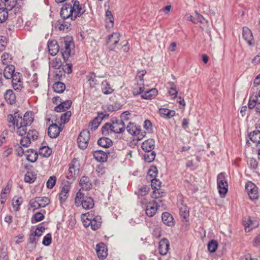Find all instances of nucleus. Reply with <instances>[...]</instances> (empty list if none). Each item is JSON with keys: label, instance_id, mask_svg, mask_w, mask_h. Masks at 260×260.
Returning <instances> with one entry per match:
<instances>
[{"label": "nucleus", "instance_id": "f257e3e1", "mask_svg": "<svg viewBox=\"0 0 260 260\" xmlns=\"http://www.w3.org/2000/svg\"><path fill=\"white\" fill-rule=\"evenodd\" d=\"M125 130V124L116 117L112 118L110 122L105 123L101 128L104 136H108L113 133L117 134L123 133Z\"/></svg>", "mask_w": 260, "mask_h": 260}, {"label": "nucleus", "instance_id": "f03ea898", "mask_svg": "<svg viewBox=\"0 0 260 260\" xmlns=\"http://www.w3.org/2000/svg\"><path fill=\"white\" fill-rule=\"evenodd\" d=\"M75 204L77 207L82 206L83 208L86 210L92 209L94 205L93 198L82 192L81 189L76 193Z\"/></svg>", "mask_w": 260, "mask_h": 260}, {"label": "nucleus", "instance_id": "7ed1b4c3", "mask_svg": "<svg viewBox=\"0 0 260 260\" xmlns=\"http://www.w3.org/2000/svg\"><path fill=\"white\" fill-rule=\"evenodd\" d=\"M60 50L64 60L66 62L71 54V50L75 47L73 39L71 36H67L60 39Z\"/></svg>", "mask_w": 260, "mask_h": 260}, {"label": "nucleus", "instance_id": "20e7f679", "mask_svg": "<svg viewBox=\"0 0 260 260\" xmlns=\"http://www.w3.org/2000/svg\"><path fill=\"white\" fill-rule=\"evenodd\" d=\"M225 175V173L222 172L217 176V187L221 198H224L228 190V183Z\"/></svg>", "mask_w": 260, "mask_h": 260}, {"label": "nucleus", "instance_id": "39448f33", "mask_svg": "<svg viewBox=\"0 0 260 260\" xmlns=\"http://www.w3.org/2000/svg\"><path fill=\"white\" fill-rule=\"evenodd\" d=\"M73 5H71L72 13H73L74 20L78 17H80L86 12L85 4H80L78 0H72Z\"/></svg>", "mask_w": 260, "mask_h": 260}, {"label": "nucleus", "instance_id": "423d86ee", "mask_svg": "<svg viewBox=\"0 0 260 260\" xmlns=\"http://www.w3.org/2000/svg\"><path fill=\"white\" fill-rule=\"evenodd\" d=\"M127 132L134 136H136L137 140H141L145 136V132H143L141 126L136 125V123L130 122L127 126H125Z\"/></svg>", "mask_w": 260, "mask_h": 260}, {"label": "nucleus", "instance_id": "0eeeda50", "mask_svg": "<svg viewBox=\"0 0 260 260\" xmlns=\"http://www.w3.org/2000/svg\"><path fill=\"white\" fill-rule=\"evenodd\" d=\"M90 138V134L88 129H83L77 138V143L79 147L81 149H86L88 145Z\"/></svg>", "mask_w": 260, "mask_h": 260}, {"label": "nucleus", "instance_id": "6e6552de", "mask_svg": "<svg viewBox=\"0 0 260 260\" xmlns=\"http://www.w3.org/2000/svg\"><path fill=\"white\" fill-rule=\"evenodd\" d=\"M109 117V114L106 111L98 112V116L94 118L89 124V126L92 131H95L98 128L102 121L105 118H108Z\"/></svg>", "mask_w": 260, "mask_h": 260}, {"label": "nucleus", "instance_id": "1a4fd4ad", "mask_svg": "<svg viewBox=\"0 0 260 260\" xmlns=\"http://www.w3.org/2000/svg\"><path fill=\"white\" fill-rule=\"evenodd\" d=\"M245 190L250 200L255 201L258 199V188L253 182L248 181L245 184Z\"/></svg>", "mask_w": 260, "mask_h": 260}, {"label": "nucleus", "instance_id": "9d476101", "mask_svg": "<svg viewBox=\"0 0 260 260\" xmlns=\"http://www.w3.org/2000/svg\"><path fill=\"white\" fill-rule=\"evenodd\" d=\"M161 202L162 200L158 199L157 201L149 202L146 206L145 210L146 214L149 217L153 216L156 213L158 207L160 206L159 203Z\"/></svg>", "mask_w": 260, "mask_h": 260}, {"label": "nucleus", "instance_id": "9b49d317", "mask_svg": "<svg viewBox=\"0 0 260 260\" xmlns=\"http://www.w3.org/2000/svg\"><path fill=\"white\" fill-rule=\"evenodd\" d=\"M22 118L18 111L15 112L14 115L9 114L7 116V120L8 122L11 123V124H9L8 126L12 128L13 131H15V125H18V123L20 122L19 119L21 120Z\"/></svg>", "mask_w": 260, "mask_h": 260}, {"label": "nucleus", "instance_id": "f8f14e48", "mask_svg": "<svg viewBox=\"0 0 260 260\" xmlns=\"http://www.w3.org/2000/svg\"><path fill=\"white\" fill-rule=\"evenodd\" d=\"M120 34L119 32H113L108 36L107 45H109L111 50H114L120 40Z\"/></svg>", "mask_w": 260, "mask_h": 260}, {"label": "nucleus", "instance_id": "ddd939ff", "mask_svg": "<svg viewBox=\"0 0 260 260\" xmlns=\"http://www.w3.org/2000/svg\"><path fill=\"white\" fill-rule=\"evenodd\" d=\"M71 4H65L63 5L60 12V15L62 19L66 20L70 18L71 20L74 21L73 13H72Z\"/></svg>", "mask_w": 260, "mask_h": 260}, {"label": "nucleus", "instance_id": "4468645a", "mask_svg": "<svg viewBox=\"0 0 260 260\" xmlns=\"http://www.w3.org/2000/svg\"><path fill=\"white\" fill-rule=\"evenodd\" d=\"M248 108H255L256 114L260 116V100L257 96H250L248 103Z\"/></svg>", "mask_w": 260, "mask_h": 260}, {"label": "nucleus", "instance_id": "2eb2a0df", "mask_svg": "<svg viewBox=\"0 0 260 260\" xmlns=\"http://www.w3.org/2000/svg\"><path fill=\"white\" fill-rule=\"evenodd\" d=\"M47 47L49 54L52 56H54L58 52L60 44L59 45L56 40H49L47 43Z\"/></svg>", "mask_w": 260, "mask_h": 260}, {"label": "nucleus", "instance_id": "dca6fc26", "mask_svg": "<svg viewBox=\"0 0 260 260\" xmlns=\"http://www.w3.org/2000/svg\"><path fill=\"white\" fill-rule=\"evenodd\" d=\"M62 130V128L58 126L57 124L52 123L48 128V135L51 138H56Z\"/></svg>", "mask_w": 260, "mask_h": 260}, {"label": "nucleus", "instance_id": "f3484780", "mask_svg": "<svg viewBox=\"0 0 260 260\" xmlns=\"http://www.w3.org/2000/svg\"><path fill=\"white\" fill-rule=\"evenodd\" d=\"M109 154V151L106 152L103 150H95L93 152V156L94 159L101 162H105L107 160L108 154Z\"/></svg>", "mask_w": 260, "mask_h": 260}, {"label": "nucleus", "instance_id": "a211bd4d", "mask_svg": "<svg viewBox=\"0 0 260 260\" xmlns=\"http://www.w3.org/2000/svg\"><path fill=\"white\" fill-rule=\"evenodd\" d=\"M170 242L167 238L162 239L159 242L158 250L161 255H165L169 251Z\"/></svg>", "mask_w": 260, "mask_h": 260}, {"label": "nucleus", "instance_id": "6ab92c4d", "mask_svg": "<svg viewBox=\"0 0 260 260\" xmlns=\"http://www.w3.org/2000/svg\"><path fill=\"white\" fill-rule=\"evenodd\" d=\"M96 251L98 257L100 259H103L107 256V249L106 245L103 242L100 243L96 245Z\"/></svg>", "mask_w": 260, "mask_h": 260}, {"label": "nucleus", "instance_id": "aec40b11", "mask_svg": "<svg viewBox=\"0 0 260 260\" xmlns=\"http://www.w3.org/2000/svg\"><path fill=\"white\" fill-rule=\"evenodd\" d=\"M79 185L83 190L88 191L92 187V184L91 182L89 177L87 176H83L81 177L79 181Z\"/></svg>", "mask_w": 260, "mask_h": 260}, {"label": "nucleus", "instance_id": "412c9836", "mask_svg": "<svg viewBox=\"0 0 260 260\" xmlns=\"http://www.w3.org/2000/svg\"><path fill=\"white\" fill-rule=\"evenodd\" d=\"M155 147V141L153 139H149L144 141L142 145L141 148L145 152L153 151Z\"/></svg>", "mask_w": 260, "mask_h": 260}, {"label": "nucleus", "instance_id": "4be33fe9", "mask_svg": "<svg viewBox=\"0 0 260 260\" xmlns=\"http://www.w3.org/2000/svg\"><path fill=\"white\" fill-rule=\"evenodd\" d=\"M70 189V186L69 185L65 184L62 188L59 193V200L60 204H63L66 201L69 196Z\"/></svg>", "mask_w": 260, "mask_h": 260}, {"label": "nucleus", "instance_id": "5701e85b", "mask_svg": "<svg viewBox=\"0 0 260 260\" xmlns=\"http://www.w3.org/2000/svg\"><path fill=\"white\" fill-rule=\"evenodd\" d=\"M242 36L249 45L251 46L252 45V41L253 40V37L252 32L249 28L246 26L243 27Z\"/></svg>", "mask_w": 260, "mask_h": 260}, {"label": "nucleus", "instance_id": "b1692460", "mask_svg": "<svg viewBox=\"0 0 260 260\" xmlns=\"http://www.w3.org/2000/svg\"><path fill=\"white\" fill-rule=\"evenodd\" d=\"M72 101L71 100H67L64 102H60V103L56 106L54 108L55 111L57 112H60L63 111H66L67 109H69L72 105Z\"/></svg>", "mask_w": 260, "mask_h": 260}, {"label": "nucleus", "instance_id": "393cba45", "mask_svg": "<svg viewBox=\"0 0 260 260\" xmlns=\"http://www.w3.org/2000/svg\"><path fill=\"white\" fill-rule=\"evenodd\" d=\"M4 98L8 104L10 105L16 103V95L13 91L11 89H8L4 94Z\"/></svg>", "mask_w": 260, "mask_h": 260}, {"label": "nucleus", "instance_id": "a878e982", "mask_svg": "<svg viewBox=\"0 0 260 260\" xmlns=\"http://www.w3.org/2000/svg\"><path fill=\"white\" fill-rule=\"evenodd\" d=\"M162 221L166 225L172 226L174 225V218L169 212H164L161 215Z\"/></svg>", "mask_w": 260, "mask_h": 260}, {"label": "nucleus", "instance_id": "bb28decb", "mask_svg": "<svg viewBox=\"0 0 260 260\" xmlns=\"http://www.w3.org/2000/svg\"><path fill=\"white\" fill-rule=\"evenodd\" d=\"M160 116L165 119H170L175 115V111L167 108H160L158 110Z\"/></svg>", "mask_w": 260, "mask_h": 260}, {"label": "nucleus", "instance_id": "cd10ccee", "mask_svg": "<svg viewBox=\"0 0 260 260\" xmlns=\"http://www.w3.org/2000/svg\"><path fill=\"white\" fill-rule=\"evenodd\" d=\"M77 172L75 169V165L73 162L70 165V167L67 174V178L70 181H73L76 179Z\"/></svg>", "mask_w": 260, "mask_h": 260}, {"label": "nucleus", "instance_id": "c85d7f7f", "mask_svg": "<svg viewBox=\"0 0 260 260\" xmlns=\"http://www.w3.org/2000/svg\"><path fill=\"white\" fill-rule=\"evenodd\" d=\"M158 94V91L156 88H152L143 93L141 97L142 99L152 100L154 99Z\"/></svg>", "mask_w": 260, "mask_h": 260}, {"label": "nucleus", "instance_id": "c756f323", "mask_svg": "<svg viewBox=\"0 0 260 260\" xmlns=\"http://www.w3.org/2000/svg\"><path fill=\"white\" fill-rule=\"evenodd\" d=\"M70 23L65 21V20H58L54 24V27L59 30H69Z\"/></svg>", "mask_w": 260, "mask_h": 260}, {"label": "nucleus", "instance_id": "7c9ffc66", "mask_svg": "<svg viewBox=\"0 0 260 260\" xmlns=\"http://www.w3.org/2000/svg\"><path fill=\"white\" fill-rule=\"evenodd\" d=\"M26 156L27 160L31 162H35L38 159V152L33 149H29L26 151Z\"/></svg>", "mask_w": 260, "mask_h": 260}, {"label": "nucleus", "instance_id": "2f4dec72", "mask_svg": "<svg viewBox=\"0 0 260 260\" xmlns=\"http://www.w3.org/2000/svg\"><path fill=\"white\" fill-rule=\"evenodd\" d=\"M34 121L32 113L31 111H27L23 116V118L20 121V123L26 125H30Z\"/></svg>", "mask_w": 260, "mask_h": 260}, {"label": "nucleus", "instance_id": "473e14b6", "mask_svg": "<svg viewBox=\"0 0 260 260\" xmlns=\"http://www.w3.org/2000/svg\"><path fill=\"white\" fill-rule=\"evenodd\" d=\"M158 172L156 166L152 165L150 166L147 172V180H151V179L156 178Z\"/></svg>", "mask_w": 260, "mask_h": 260}, {"label": "nucleus", "instance_id": "72a5a7b5", "mask_svg": "<svg viewBox=\"0 0 260 260\" xmlns=\"http://www.w3.org/2000/svg\"><path fill=\"white\" fill-rule=\"evenodd\" d=\"M97 143L99 146L106 148H108L113 145L112 141L107 137L100 138Z\"/></svg>", "mask_w": 260, "mask_h": 260}, {"label": "nucleus", "instance_id": "f704fd0d", "mask_svg": "<svg viewBox=\"0 0 260 260\" xmlns=\"http://www.w3.org/2000/svg\"><path fill=\"white\" fill-rule=\"evenodd\" d=\"M15 67L13 65H8L4 70V76L7 79H11L15 72Z\"/></svg>", "mask_w": 260, "mask_h": 260}, {"label": "nucleus", "instance_id": "c9c22d12", "mask_svg": "<svg viewBox=\"0 0 260 260\" xmlns=\"http://www.w3.org/2000/svg\"><path fill=\"white\" fill-rule=\"evenodd\" d=\"M101 217L100 216H95L94 219H90V226L92 230L95 231L101 226Z\"/></svg>", "mask_w": 260, "mask_h": 260}, {"label": "nucleus", "instance_id": "e433bc0d", "mask_svg": "<svg viewBox=\"0 0 260 260\" xmlns=\"http://www.w3.org/2000/svg\"><path fill=\"white\" fill-rule=\"evenodd\" d=\"M102 92L106 95L111 94L114 89L110 87V85L107 80H104L101 84Z\"/></svg>", "mask_w": 260, "mask_h": 260}, {"label": "nucleus", "instance_id": "4c0bfd02", "mask_svg": "<svg viewBox=\"0 0 260 260\" xmlns=\"http://www.w3.org/2000/svg\"><path fill=\"white\" fill-rule=\"evenodd\" d=\"M87 82L89 84V86L93 88L95 87L98 84L97 80L96 79L95 74L91 72L90 73L86 76Z\"/></svg>", "mask_w": 260, "mask_h": 260}, {"label": "nucleus", "instance_id": "58836bf2", "mask_svg": "<svg viewBox=\"0 0 260 260\" xmlns=\"http://www.w3.org/2000/svg\"><path fill=\"white\" fill-rule=\"evenodd\" d=\"M250 140L255 143L260 144V130L255 129L248 135Z\"/></svg>", "mask_w": 260, "mask_h": 260}, {"label": "nucleus", "instance_id": "ea45409f", "mask_svg": "<svg viewBox=\"0 0 260 260\" xmlns=\"http://www.w3.org/2000/svg\"><path fill=\"white\" fill-rule=\"evenodd\" d=\"M52 87L54 92L58 93H61L64 91L66 89V85L63 83L57 81L53 85Z\"/></svg>", "mask_w": 260, "mask_h": 260}, {"label": "nucleus", "instance_id": "a19ab883", "mask_svg": "<svg viewBox=\"0 0 260 260\" xmlns=\"http://www.w3.org/2000/svg\"><path fill=\"white\" fill-rule=\"evenodd\" d=\"M52 149L48 146H43L40 147L39 153L43 157H48L52 154Z\"/></svg>", "mask_w": 260, "mask_h": 260}, {"label": "nucleus", "instance_id": "79ce46f5", "mask_svg": "<svg viewBox=\"0 0 260 260\" xmlns=\"http://www.w3.org/2000/svg\"><path fill=\"white\" fill-rule=\"evenodd\" d=\"M195 13L197 15L196 17L190 15L188 18V20L195 24L203 23L204 20H205V18L202 15L198 13L197 11H196Z\"/></svg>", "mask_w": 260, "mask_h": 260}, {"label": "nucleus", "instance_id": "37998d69", "mask_svg": "<svg viewBox=\"0 0 260 260\" xmlns=\"http://www.w3.org/2000/svg\"><path fill=\"white\" fill-rule=\"evenodd\" d=\"M155 156L156 153L154 151L145 152L143 154V158L147 162H152L155 159Z\"/></svg>", "mask_w": 260, "mask_h": 260}, {"label": "nucleus", "instance_id": "c03bdc74", "mask_svg": "<svg viewBox=\"0 0 260 260\" xmlns=\"http://www.w3.org/2000/svg\"><path fill=\"white\" fill-rule=\"evenodd\" d=\"M27 125L22 124V123H18V125H15V127L17 128V134L22 137L27 134Z\"/></svg>", "mask_w": 260, "mask_h": 260}, {"label": "nucleus", "instance_id": "a18cd8bd", "mask_svg": "<svg viewBox=\"0 0 260 260\" xmlns=\"http://www.w3.org/2000/svg\"><path fill=\"white\" fill-rule=\"evenodd\" d=\"M39 237H40V235H38L36 231H34L29 234L28 242L30 244L34 245L35 247H36Z\"/></svg>", "mask_w": 260, "mask_h": 260}, {"label": "nucleus", "instance_id": "49530a36", "mask_svg": "<svg viewBox=\"0 0 260 260\" xmlns=\"http://www.w3.org/2000/svg\"><path fill=\"white\" fill-rule=\"evenodd\" d=\"M37 199L38 200V203H39V206L38 207L40 208L45 207L50 203L49 198L46 197H37Z\"/></svg>", "mask_w": 260, "mask_h": 260}, {"label": "nucleus", "instance_id": "de8ad7c7", "mask_svg": "<svg viewBox=\"0 0 260 260\" xmlns=\"http://www.w3.org/2000/svg\"><path fill=\"white\" fill-rule=\"evenodd\" d=\"M218 246V243L215 240H211L207 244L208 250L211 253H214L216 251Z\"/></svg>", "mask_w": 260, "mask_h": 260}, {"label": "nucleus", "instance_id": "09e8293b", "mask_svg": "<svg viewBox=\"0 0 260 260\" xmlns=\"http://www.w3.org/2000/svg\"><path fill=\"white\" fill-rule=\"evenodd\" d=\"M36 174L33 172H27L24 176V181L29 183H33L36 179Z\"/></svg>", "mask_w": 260, "mask_h": 260}, {"label": "nucleus", "instance_id": "8fccbe9b", "mask_svg": "<svg viewBox=\"0 0 260 260\" xmlns=\"http://www.w3.org/2000/svg\"><path fill=\"white\" fill-rule=\"evenodd\" d=\"M139 85L138 87L134 88L133 89V94L134 96H137L139 94H142L144 91V83H140L138 84Z\"/></svg>", "mask_w": 260, "mask_h": 260}, {"label": "nucleus", "instance_id": "3c124183", "mask_svg": "<svg viewBox=\"0 0 260 260\" xmlns=\"http://www.w3.org/2000/svg\"><path fill=\"white\" fill-rule=\"evenodd\" d=\"M179 213L181 217L184 219H186L189 216V211L187 207L182 205V207L179 208Z\"/></svg>", "mask_w": 260, "mask_h": 260}, {"label": "nucleus", "instance_id": "603ef678", "mask_svg": "<svg viewBox=\"0 0 260 260\" xmlns=\"http://www.w3.org/2000/svg\"><path fill=\"white\" fill-rule=\"evenodd\" d=\"M45 218L44 215L40 212H38L35 214L31 219L32 223H35L43 220Z\"/></svg>", "mask_w": 260, "mask_h": 260}, {"label": "nucleus", "instance_id": "864d4df0", "mask_svg": "<svg viewBox=\"0 0 260 260\" xmlns=\"http://www.w3.org/2000/svg\"><path fill=\"white\" fill-rule=\"evenodd\" d=\"M8 17V13L6 8H2L0 9V23L5 22Z\"/></svg>", "mask_w": 260, "mask_h": 260}, {"label": "nucleus", "instance_id": "5fc2aeb1", "mask_svg": "<svg viewBox=\"0 0 260 260\" xmlns=\"http://www.w3.org/2000/svg\"><path fill=\"white\" fill-rule=\"evenodd\" d=\"M72 115V113L70 111H68L62 114L60 116V120L62 123L66 124L70 119V117Z\"/></svg>", "mask_w": 260, "mask_h": 260}, {"label": "nucleus", "instance_id": "6e6d98bb", "mask_svg": "<svg viewBox=\"0 0 260 260\" xmlns=\"http://www.w3.org/2000/svg\"><path fill=\"white\" fill-rule=\"evenodd\" d=\"M52 242V235L51 233H48L43 238L42 244L45 246H49Z\"/></svg>", "mask_w": 260, "mask_h": 260}, {"label": "nucleus", "instance_id": "4d7b16f0", "mask_svg": "<svg viewBox=\"0 0 260 260\" xmlns=\"http://www.w3.org/2000/svg\"><path fill=\"white\" fill-rule=\"evenodd\" d=\"M151 182V187L153 189H158L160 188V185L161 182L158 179L156 178L151 179V180H149Z\"/></svg>", "mask_w": 260, "mask_h": 260}, {"label": "nucleus", "instance_id": "13d9d810", "mask_svg": "<svg viewBox=\"0 0 260 260\" xmlns=\"http://www.w3.org/2000/svg\"><path fill=\"white\" fill-rule=\"evenodd\" d=\"M106 21L107 23H110L111 26L114 25V17L110 10H107L106 12Z\"/></svg>", "mask_w": 260, "mask_h": 260}, {"label": "nucleus", "instance_id": "bf43d9fd", "mask_svg": "<svg viewBox=\"0 0 260 260\" xmlns=\"http://www.w3.org/2000/svg\"><path fill=\"white\" fill-rule=\"evenodd\" d=\"M56 182V177L55 176L50 177L47 182L46 186L48 188H52Z\"/></svg>", "mask_w": 260, "mask_h": 260}, {"label": "nucleus", "instance_id": "052dcab7", "mask_svg": "<svg viewBox=\"0 0 260 260\" xmlns=\"http://www.w3.org/2000/svg\"><path fill=\"white\" fill-rule=\"evenodd\" d=\"M21 77L22 75L21 73L19 72H15V73L13 75L12 79V83H19V84H22V82L21 81Z\"/></svg>", "mask_w": 260, "mask_h": 260}, {"label": "nucleus", "instance_id": "680f3d73", "mask_svg": "<svg viewBox=\"0 0 260 260\" xmlns=\"http://www.w3.org/2000/svg\"><path fill=\"white\" fill-rule=\"evenodd\" d=\"M12 59V56L8 53H4L2 56V60L4 64H8Z\"/></svg>", "mask_w": 260, "mask_h": 260}, {"label": "nucleus", "instance_id": "e2e57ef3", "mask_svg": "<svg viewBox=\"0 0 260 260\" xmlns=\"http://www.w3.org/2000/svg\"><path fill=\"white\" fill-rule=\"evenodd\" d=\"M38 133L36 130H29L27 133V137L31 140H36L38 138Z\"/></svg>", "mask_w": 260, "mask_h": 260}, {"label": "nucleus", "instance_id": "0e129e2a", "mask_svg": "<svg viewBox=\"0 0 260 260\" xmlns=\"http://www.w3.org/2000/svg\"><path fill=\"white\" fill-rule=\"evenodd\" d=\"M165 192L160 189H154V190L153 191L151 197L153 199H158L160 198H161L164 193Z\"/></svg>", "mask_w": 260, "mask_h": 260}, {"label": "nucleus", "instance_id": "69168bd1", "mask_svg": "<svg viewBox=\"0 0 260 260\" xmlns=\"http://www.w3.org/2000/svg\"><path fill=\"white\" fill-rule=\"evenodd\" d=\"M131 115V113L128 111H125L122 112L120 116V119H118L119 120H121L123 123L125 121H127L129 119V116Z\"/></svg>", "mask_w": 260, "mask_h": 260}, {"label": "nucleus", "instance_id": "338daca9", "mask_svg": "<svg viewBox=\"0 0 260 260\" xmlns=\"http://www.w3.org/2000/svg\"><path fill=\"white\" fill-rule=\"evenodd\" d=\"M149 191V187L147 185L141 187L138 191V194L140 196H144L148 193Z\"/></svg>", "mask_w": 260, "mask_h": 260}, {"label": "nucleus", "instance_id": "774afa93", "mask_svg": "<svg viewBox=\"0 0 260 260\" xmlns=\"http://www.w3.org/2000/svg\"><path fill=\"white\" fill-rule=\"evenodd\" d=\"M0 260H9L7 249L4 247L0 249Z\"/></svg>", "mask_w": 260, "mask_h": 260}]
</instances>
